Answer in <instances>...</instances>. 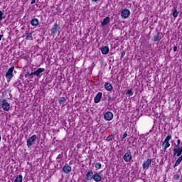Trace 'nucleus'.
Here are the masks:
<instances>
[{
    "instance_id": "f257e3e1",
    "label": "nucleus",
    "mask_w": 182,
    "mask_h": 182,
    "mask_svg": "<svg viewBox=\"0 0 182 182\" xmlns=\"http://www.w3.org/2000/svg\"><path fill=\"white\" fill-rule=\"evenodd\" d=\"M60 32H62V29H60V26L58 25V23H55L51 28V35H60Z\"/></svg>"
},
{
    "instance_id": "f03ea898",
    "label": "nucleus",
    "mask_w": 182,
    "mask_h": 182,
    "mask_svg": "<svg viewBox=\"0 0 182 182\" xmlns=\"http://www.w3.org/2000/svg\"><path fill=\"white\" fill-rule=\"evenodd\" d=\"M14 70H15L14 66L9 68V70L6 73L5 76H6V78L7 79L8 82H9L12 79V77H14Z\"/></svg>"
},
{
    "instance_id": "7ed1b4c3",
    "label": "nucleus",
    "mask_w": 182,
    "mask_h": 182,
    "mask_svg": "<svg viewBox=\"0 0 182 182\" xmlns=\"http://www.w3.org/2000/svg\"><path fill=\"white\" fill-rule=\"evenodd\" d=\"M1 108L4 112H9V110L11 109V104L8 102V100L6 99L2 100L1 102Z\"/></svg>"
},
{
    "instance_id": "20e7f679",
    "label": "nucleus",
    "mask_w": 182,
    "mask_h": 182,
    "mask_svg": "<svg viewBox=\"0 0 182 182\" xmlns=\"http://www.w3.org/2000/svg\"><path fill=\"white\" fill-rule=\"evenodd\" d=\"M36 139H38V136L36 134L33 135L27 140V147H32L33 144L36 142Z\"/></svg>"
},
{
    "instance_id": "39448f33",
    "label": "nucleus",
    "mask_w": 182,
    "mask_h": 182,
    "mask_svg": "<svg viewBox=\"0 0 182 182\" xmlns=\"http://www.w3.org/2000/svg\"><path fill=\"white\" fill-rule=\"evenodd\" d=\"M170 140H171V135H168L164 142L162 143V146H164V150L166 151L168 147H170Z\"/></svg>"
},
{
    "instance_id": "423d86ee",
    "label": "nucleus",
    "mask_w": 182,
    "mask_h": 182,
    "mask_svg": "<svg viewBox=\"0 0 182 182\" xmlns=\"http://www.w3.org/2000/svg\"><path fill=\"white\" fill-rule=\"evenodd\" d=\"M132 159H133V157L132 156V151L129 149L124 155V161H126V163H129V161H132Z\"/></svg>"
},
{
    "instance_id": "0eeeda50",
    "label": "nucleus",
    "mask_w": 182,
    "mask_h": 182,
    "mask_svg": "<svg viewBox=\"0 0 182 182\" xmlns=\"http://www.w3.org/2000/svg\"><path fill=\"white\" fill-rule=\"evenodd\" d=\"M121 16L123 19H127L130 16V10L129 9H124L121 11Z\"/></svg>"
},
{
    "instance_id": "6e6552de",
    "label": "nucleus",
    "mask_w": 182,
    "mask_h": 182,
    "mask_svg": "<svg viewBox=\"0 0 182 182\" xmlns=\"http://www.w3.org/2000/svg\"><path fill=\"white\" fill-rule=\"evenodd\" d=\"M151 163H153V159H148L143 163L142 167L144 170H149V167L151 166Z\"/></svg>"
},
{
    "instance_id": "1a4fd4ad",
    "label": "nucleus",
    "mask_w": 182,
    "mask_h": 182,
    "mask_svg": "<svg viewBox=\"0 0 182 182\" xmlns=\"http://www.w3.org/2000/svg\"><path fill=\"white\" fill-rule=\"evenodd\" d=\"M173 157L177 156V157H180L182 154V146H175L173 149Z\"/></svg>"
},
{
    "instance_id": "9d476101",
    "label": "nucleus",
    "mask_w": 182,
    "mask_h": 182,
    "mask_svg": "<svg viewBox=\"0 0 182 182\" xmlns=\"http://www.w3.org/2000/svg\"><path fill=\"white\" fill-rule=\"evenodd\" d=\"M92 180H94V181H95V182L102 181V173L95 171Z\"/></svg>"
},
{
    "instance_id": "9b49d317",
    "label": "nucleus",
    "mask_w": 182,
    "mask_h": 182,
    "mask_svg": "<svg viewBox=\"0 0 182 182\" xmlns=\"http://www.w3.org/2000/svg\"><path fill=\"white\" fill-rule=\"evenodd\" d=\"M104 118L107 120V122H110V120H113V112H107L104 114Z\"/></svg>"
},
{
    "instance_id": "f8f14e48",
    "label": "nucleus",
    "mask_w": 182,
    "mask_h": 182,
    "mask_svg": "<svg viewBox=\"0 0 182 182\" xmlns=\"http://www.w3.org/2000/svg\"><path fill=\"white\" fill-rule=\"evenodd\" d=\"M94 175L95 173H93V171H89L86 173L85 180H87V181L93 180Z\"/></svg>"
},
{
    "instance_id": "ddd939ff",
    "label": "nucleus",
    "mask_w": 182,
    "mask_h": 182,
    "mask_svg": "<svg viewBox=\"0 0 182 182\" xmlns=\"http://www.w3.org/2000/svg\"><path fill=\"white\" fill-rule=\"evenodd\" d=\"M63 171H64L65 174H69V173L72 171V166H69L68 164H65L63 167Z\"/></svg>"
},
{
    "instance_id": "4468645a",
    "label": "nucleus",
    "mask_w": 182,
    "mask_h": 182,
    "mask_svg": "<svg viewBox=\"0 0 182 182\" xmlns=\"http://www.w3.org/2000/svg\"><path fill=\"white\" fill-rule=\"evenodd\" d=\"M102 96H103V93L98 92L94 98V102L100 103V100H102Z\"/></svg>"
},
{
    "instance_id": "2eb2a0df",
    "label": "nucleus",
    "mask_w": 182,
    "mask_h": 182,
    "mask_svg": "<svg viewBox=\"0 0 182 182\" xmlns=\"http://www.w3.org/2000/svg\"><path fill=\"white\" fill-rule=\"evenodd\" d=\"M104 87L107 92H112V90H113V85H112L110 82H105Z\"/></svg>"
},
{
    "instance_id": "dca6fc26",
    "label": "nucleus",
    "mask_w": 182,
    "mask_h": 182,
    "mask_svg": "<svg viewBox=\"0 0 182 182\" xmlns=\"http://www.w3.org/2000/svg\"><path fill=\"white\" fill-rule=\"evenodd\" d=\"M109 23H110V17L107 16L103 19L101 25L102 26H106V25H109Z\"/></svg>"
},
{
    "instance_id": "f3484780",
    "label": "nucleus",
    "mask_w": 182,
    "mask_h": 182,
    "mask_svg": "<svg viewBox=\"0 0 182 182\" xmlns=\"http://www.w3.org/2000/svg\"><path fill=\"white\" fill-rule=\"evenodd\" d=\"M154 42H157V43H160V41H161V36H160V33H157L156 34H155V36H154Z\"/></svg>"
},
{
    "instance_id": "a211bd4d",
    "label": "nucleus",
    "mask_w": 182,
    "mask_h": 182,
    "mask_svg": "<svg viewBox=\"0 0 182 182\" xmlns=\"http://www.w3.org/2000/svg\"><path fill=\"white\" fill-rule=\"evenodd\" d=\"M101 52L102 55H107V53H109V46H103L101 48Z\"/></svg>"
},
{
    "instance_id": "6ab92c4d",
    "label": "nucleus",
    "mask_w": 182,
    "mask_h": 182,
    "mask_svg": "<svg viewBox=\"0 0 182 182\" xmlns=\"http://www.w3.org/2000/svg\"><path fill=\"white\" fill-rule=\"evenodd\" d=\"M36 76L37 77H41V76H42V73H43V72H45V68H38L37 70H36Z\"/></svg>"
},
{
    "instance_id": "aec40b11",
    "label": "nucleus",
    "mask_w": 182,
    "mask_h": 182,
    "mask_svg": "<svg viewBox=\"0 0 182 182\" xmlns=\"http://www.w3.org/2000/svg\"><path fill=\"white\" fill-rule=\"evenodd\" d=\"M26 39L28 41H33V37L32 36V33H29V31H26Z\"/></svg>"
},
{
    "instance_id": "412c9836",
    "label": "nucleus",
    "mask_w": 182,
    "mask_h": 182,
    "mask_svg": "<svg viewBox=\"0 0 182 182\" xmlns=\"http://www.w3.org/2000/svg\"><path fill=\"white\" fill-rule=\"evenodd\" d=\"M31 23L32 26H38L39 25V20L38 18H33L31 21Z\"/></svg>"
},
{
    "instance_id": "4be33fe9",
    "label": "nucleus",
    "mask_w": 182,
    "mask_h": 182,
    "mask_svg": "<svg viewBox=\"0 0 182 182\" xmlns=\"http://www.w3.org/2000/svg\"><path fill=\"white\" fill-rule=\"evenodd\" d=\"M21 85H22V82H21V80H17V81L14 82V87H17V89H18L19 90V86H21Z\"/></svg>"
},
{
    "instance_id": "5701e85b",
    "label": "nucleus",
    "mask_w": 182,
    "mask_h": 182,
    "mask_svg": "<svg viewBox=\"0 0 182 182\" xmlns=\"http://www.w3.org/2000/svg\"><path fill=\"white\" fill-rule=\"evenodd\" d=\"M22 180H23V177L22 176V175H18L16 178L14 182H22Z\"/></svg>"
},
{
    "instance_id": "b1692460",
    "label": "nucleus",
    "mask_w": 182,
    "mask_h": 182,
    "mask_svg": "<svg viewBox=\"0 0 182 182\" xmlns=\"http://www.w3.org/2000/svg\"><path fill=\"white\" fill-rule=\"evenodd\" d=\"M182 159L181 158H178V159L176 161L175 164H174V168L177 167V166H180V163H181Z\"/></svg>"
},
{
    "instance_id": "393cba45",
    "label": "nucleus",
    "mask_w": 182,
    "mask_h": 182,
    "mask_svg": "<svg viewBox=\"0 0 182 182\" xmlns=\"http://www.w3.org/2000/svg\"><path fill=\"white\" fill-rule=\"evenodd\" d=\"M178 14H180V11H177L176 9L173 10V12L172 14L173 18H177L178 16Z\"/></svg>"
},
{
    "instance_id": "a878e982",
    "label": "nucleus",
    "mask_w": 182,
    "mask_h": 182,
    "mask_svg": "<svg viewBox=\"0 0 182 182\" xmlns=\"http://www.w3.org/2000/svg\"><path fill=\"white\" fill-rule=\"evenodd\" d=\"M25 77H30L31 79H33V75L32 73H30L29 71H27L25 75Z\"/></svg>"
},
{
    "instance_id": "bb28decb",
    "label": "nucleus",
    "mask_w": 182,
    "mask_h": 182,
    "mask_svg": "<svg viewBox=\"0 0 182 182\" xmlns=\"http://www.w3.org/2000/svg\"><path fill=\"white\" fill-rule=\"evenodd\" d=\"M65 102H66V98L61 97L59 98L58 100V102L60 103V105H63V103H65Z\"/></svg>"
},
{
    "instance_id": "cd10ccee",
    "label": "nucleus",
    "mask_w": 182,
    "mask_h": 182,
    "mask_svg": "<svg viewBox=\"0 0 182 182\" xmlns=\"http://www.w3.org/2000/svg\"><path fill=\"white\" fill-rule=\"evenodd\" d=\"M112 140H114V135L112 134L107 136V138L106 139L107 141H112Z\"/></svg>"
},
{
    "instance_id": "c85d7f7f",
    "label": "nucleus",
    "mask_w": 182,
    "mask_h": 182,
    "mask_svg": "<svg viewBox=\"0 0 182 182\" xmlns=\"http://www.w3.org/2000/svg\"><path fill=\"white\" fill-rule=\"evenodd\" d=\"M127 96H133V89H129L126 92Z\"/></svg>"
},
{
    "instance_id": "c756f323",
    "label": "nucleus",
    "mask_w": 182,
    "mask_h": 182,
    "mask_svg": "<svg viewBox=\"0 0 182 182\" xmlns=\"http://www.w3.org/2000/svg\"><path fill=\"white\" fill-rule=\"evenodd\" d=\"M2 19H5V16H4V11L0 10V22Z\"/></svg>"
},
{
    "instance_id": "7c9ffc66",
    "label": "nucleus",
    "mask_w": 182,
    "mask_h": 182,
    "mask_svg": "<svg viewBox=\"0 0 182 182\" xmlns=\"http://www.w3.org/2000/svg\"><path fill=\"white\" fill-rule=\"evenodd\" d=\"M95 168H97L98 170H100V168H102V164L100 163H96L95 164Z\"/></svg>"
},
{
    "instance_id": "2f4dec72",
    "label": "nucleus",
    "mask_w": 182,
    "mask_h": 182,
    "mask_svg": "<svg viewBox=\"0 0 182 182\" xmlns=\"http://www.w3.org/2000/svg\"><path fill=\"white\" fill-rule=\"evenodd\" d=\"M127 137V132H124L122 137L121 138V141H123L124 140V139Z\"/></svg>"
},
{
    "instance_id": "473e14b6",
    "label": "nucleus",
    "mask_w": 182,
    "mask_h": 182,
    "mask_svg": "<svg viewBox=\"0 0 182 182\" xmlns=\"http://www.w3.org/2000/svg\"><path fill=\"white\" fill-rule=\"evenodd\" d=\"M180 143H181V141H180V139H178L177 144L175 145V147H180Z\"/></svg>"
},
{
    "instance_id": "72a5a7b5",
    "label": "nucleus",
    "mask_w": 182,
    "mask_h": 182,
    "mask_svg": "<svg viewBox=\"0 0 182 182\" xmlns=\"http://www.w3.org/2000/svg\"><path fill=\"white\" fill-rule=\"evenodd\" d=\"M63 156V154H59V155L57 156L56 159H57V160H59V159H62Z\"/></svg>"
},
{
    "instance_id": "f704fd0d",
    "label": "nucleus",
    "mask_w": 182,
    "mask_h": 182,
    "mask_svg": "<svg viewBox=\"0 0 182 182\" xmlns=\"http://www.w3.org/2000/svg\"><path fill=\"white\" fill-rule=\"evenodd\" d=\"M31 73L33 75V76H36V71H33V70H31Z\"/></svg>"
},
{
    "instance_id": "c9c22d12",
    "label": "nucleus",
    "mask_w": 182,
    "mask_h": 182,
    "mask_svg": "<svg viewBox=\"0 0 182 182\" xmlns=\"http://www.w3.org/2000/svg\"><path fill=\"white\" fill-rule=\"evenodd\" d=\"M124 55H126V52L122 51V54H121V58H123V56H124Z\"/></svg>"
},
{
    "instance_id": "e433bc0d",
    "label": "nucleus",
    "mask_w": 182,
    "mask_h": 182,
    "mask_svg": "<svg viewBox=\"0 0 182 182\" xmlns=\"http://www.w3.org/2000/svg\"><path fill=\"white\" fill-rule=\"evenodd\" d=\"M173 52H177V46H175L173 47Z\"/></svg>"
},
{
    "instance_id": "4c0bfd02",
    "label": "nucleus",
    "mask_w": 182,
    "mask_h": 182,
    "mask_svg": "<svg viewBox=\"0 0 182 182\" xmlns=\"http://www.w3.org/2000/svg\"><path fill=\"white\" fill-rule=\"evenodd\" d=\"M2 38H4V34H0V42L2 41Z\"/></svg>"
},
{
    "instance_id": "58836bf2",
    "label": "nucleus",
    "mask_w": 182,
    "mask_h": 182,
    "mask_svg": "<svg viewBox=\"0 0 182 182\" xmlns=\"http://www.w3.org/2000/svg\"><path fill=\"white\" fill-rule=\"evenodd\" d=\"M35 2H36V0H32L31 4L33 5V4H35Z\"/></svg>"
},
{
    "instance_id": "ea45409f",
    "label": "nucleus",
    "mask_w": 182,
    "mask_h": 182,
    "mask_svg": "<svg viewBox=\"0 0 182 182\" xmlns=\"http://www.w3.org/2000/svg\"><path fill=\"white\" fill-rule=\"evenodd\" d=\"M108 100H109V102H110V100H112V97L108 96Z\"/></svg>"
},
{
    "instance_id": "a19ab883",
    "label": "nucleus",
    "mask_w": 182,
    "mask_h": 182,
    "mask_svg": "<svg viewBox=\"0 0 182 182\" xmlns=\"http://www.w3.org/2000/svg\"><path fill=\"white\" fill-rule=\"evenodd\" d=\"M92 2H97V1H100V0H92Z\"/></svg>"
},
{
    "instance_id": "79ce46f5",
    "label": "nucleus",
    "mask_w": 182,
    "mask_h": 182,
    "mask_svg": "<svg viewBox=\"0 0 182 182\" xmlns=\"http://www.w3.org/2000/svg\"><path fill=\"white\" fill-rule=\"evenodd\" d=\"M22 77H23V75H20V79H22Z\"/></svg>"
},
{
    "instance_id": "37998d69",
    "label": "nucleus",
    "mask_w": 182,
    "mask_h": 182,
    "mask_svg": "<svg viewBox=\"0 0 182 182\" xmlns=\"http://www.w3.org/2000/svg\"><path fill=\"white\" fill-rule=\"evenodd\" d=\"M178 178H180V176H176V180H178Z\"/></svg>"
},
{
    "instance_id": "c03bdc74",
    "label": "nucleus",
    "mask_w": 182,
    "mask_h": 182,
    "mask_svg": "<svg viewBox=\"0 0 182 182\" xmlns=\"http://www.w3.org/2000/svg\"><path fill=\"white\" fill-rule=\"evenodd\" d=\"M77 149H79V146H77Z\"/></svg>"
},
{
    "instance_id": "a18cd8bd",
    "label": "nucleus",
    "mask_w": 182,
    "mask_h": 182,
    "mask_svg": "<svg viewBox=\"0 0 182 182\" xmlns=\"http://www.w3.org/2000/svg\"><path fill=\"white\" fill-rule=\"evenodd\" d=\"M164 182H167V181H164Z\"/></svg>"
}]
</instances>
